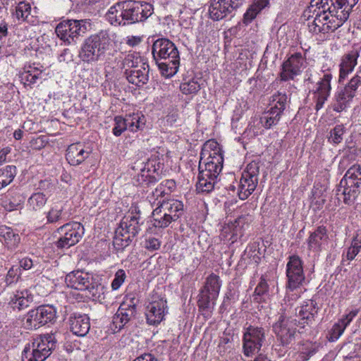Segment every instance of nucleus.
<instances>
[{
    "label": "nucleus",
    "instance_id": "f257e3e1",
    "mask_svg": "<svg viewBox=\"0 0 361 361\" xmlns=\"http://www.w3.org/2000/svg\"><path fill=\"white\" fill-rule=\"evenodd\" d=\"M358 0H312L305 9L302 18L308 23L309 31L313 34L333 32L348 19Z\"/></svg>",
    "mask_w": 361,
    "mask_h": 361
},
{
    "label": "nucleus",
    "instance_id": "f03ea898",
    "mask_svg": "<svg viewBox=\"0 0 361 361\" xmlns=\"http://www.w3.org/2000/svg\"><path fill=\"white\" fill-rule=\"evenodd\" d=\"M152 54L161 74L166 77L174 75L179 67V51L175 44L167 38H159L152 44Z\"/></svg>",
    "mask_w": 361,
    "mask_h": 361
},
{
    "label": "nucleus",
    "instance_id": "7ed1b4c3",
    "mask_svg": "<svg viewBox=\"0 0 361 361\" xmlns=\"http://www.w3.org/2000/svg\"><path fill=\"white\" fill-rule=\"evenodd\" d=\"M142 224L141 211L137 204H133L115 231L113 240L114 248L117 251H123L128 247L141 231Z\"/></svg>",
    "mask_w": 361,
    "mask_h": 361
},
{
    "label": "nucleus",
    "instance_id": "20e7f679",
    "mask_svg": "<svg viewBox=\"0 0 361 361\" xmlns=\"http://www.w3.org/2000/svg\"><path fill=\"white\" fill-rule=\"evenodd\" d=\"M106 30H101L86 38L79 51L80 59L85 63H92L102 61L106 53L112 49L114 39Z\"/></svg>",
    "mask_w": 361,
    "mask_h": 361
},
{
    "label": "nucleus",
    "instance_id": "39448f33",
    "mask_svg": "<svg viewBox=\"0 0 361 361\" xmlns=\"http://www.w3.org/2000/svg\"><path fill=\"white\" fill-rule=\"evenodd\" d=\"M62 338L63 334L57 330L32 338L22 352V361H44Z\"/></svg>",
    "mask_w": 361,
    "mask_h": 361
},
{
    "label": "nucleus",
    "instance_id": "423d86ee",
    "mask_svg": "<svg viewBox=\"0 0 361 361\" xmlns=\"http://www.w3.org/2000/svg\"><path fill=\"white\" fill-rule=\"evenodd\" d=\"M163 169V155L156 152L146 161L135 163L133 169L136 171V174L133 179L137 185L149 187L161 178Z\"/></svg>",
    "mask_w": 361,
    "mask_h": 361
},
{
    "label": "nucleus",
    "instance_id": "0eeeda50",
    "mask_svg": "<svg viewBox=\"0 0 361 361\" xmlns=\"http://www.w3.org/2000/svg\"><path fill=\"white\" fill-rule=\"evenodd\" d=\"M361 187V166L354 164L345 172L340 180L336 190V195L338 200L348 205L355 203L360 193Z\"/></svg>",
    "mask_w": 361,
    "mask_h": 361
},
{
    "label": "nucleus",
    "instance_id": "6e6552de",
    "mask_svg": "<svg viewBox=\"0 0 361 361\" xmlns=\"http://www.w3.org/2000/svg\"><path fill=\"white\" fill-rule=\"evenodd\" d=\"M221 284L219 276L212 273L206 278L204 286L200 288L197 296V306L204 317L209 318L212 316Z\"/></svg>",
    "mask_w": 361,
    "mask_h": 361
},
{
    "label": "nucleus",
    "instance_id": "1a4fd4ad",
    "mask_svg": "<svg viewBox=\"0 0 361 361\" xmlns=\"http://www.w3.org/2000/svg\"><path fill=\"white\" fill-rule=\"evenodd\" d=\"M296 326L298 322L288 312H279L278 319L273 324L272 329L277 340L283 346L289 345L295 338Z\"/></svg>",
    "mask_w": 361,
    "mask_h": 361
},
{
    "label": "nucleus",
    "instance_id": "9d476101",
    "mask_svg": "<svg viewBox=\"0 0 361 361\" xmlns=\"http://www.w3.org/2000/svg\"><path fill=\"white\" fill-rule=\"evenodd\" d=\"M56 319V310L53 305H41L30 310L24 316L23 326L27 330H36Z\"/></svg>",
    "mask_w": 361,
    "mask_h": 361
},
{
    "label": "nucleus",
    "instance_id": "9b49d317",
    "mask_svg": "<svg viewBox=\"0 0 361 361\" xmlns=\"http://www.w3.org/2000/svg\"><path fill=\"white\" fill-rule=\"evenodd\" d=\"M57 233L61 236L54 243L55 247L59 250H67L80 242L84 235L85 228L78 221H71L58 228Z\"/></svg>",
    "mask_w": 361,
    "mask_h": 361
},
{
    "label": "nucleus",
    "instance_id": "f8f14e48",
    "mask_svg": "<svg viewBox=\"0 0 361 361\" xmlns=\"http://www.w3.org/2000/svg\"><path fill=\"white\" fill-rule=\"evenodd\" d=\"M122 9L126 25L144 21L154 11L151 4L132 0L122 1Z\"/></svg>",
    "mask_w": 361,
    "mask_h": 361
},
{
    "label": "nucleus",
    "instance_id": "ddd939ff",
    "mask_svg": "<svg viewBox=\"0 0 361 361\" xmlns=\"http://www.w3.org/2000/svg\"><path fill=\"white\" fill-rule=\"evenodd\" d=\"M286 264V288L292 290H296L300 288L305 283V276L303 269V262L302 259L296 255H290Z\"/></svg>",
    "mask_w": 361,
    "mask_h": 361
},
{
    "label": "nucleus",
    "instance_id": "4468645a",
    "mask_svg": "<svg viewBox=\"0 0 361 361\" xmlns=\"http://www.w3.org/2000/svg\"><path fill=\"white\" fill-rule=\"evenodd\" d=\"M87 30L85 20H66L59 23L56 27L57 36L66 43L70 44L79 36Z\"/></svg>",
    "mask_w": 361,
    "mask_h": 361
},
{
    "label": "nucleus",
    "instance_id": "2eb2a0df",
    "mask_svg": "<svg viewBox=\"0 0 361 361\" xmlns=\"http://www.w3.org/2000/svg\"><path fill=\"white\" fill-rule=\"evenodd\" d=\"M265 341V330L262 327L250 326L243 333V350L247 357L257 353Z\"/></svg>",
    "mask_w": 361,
    "mask_h": 361
},
{
    "label": "nucleus",
    "instance_id": "dca6fc26",
    "mask_svg": "<svg viewBox=\"0 0 361 361\" xmlns=\"http://www.w3.org/2000/svg\"><path fill=\"white\" fill-rule=\"evenodd\" d=\"M307 61L305 54L301 52H295L285 60L279 74L281 81L293 80L300 75L306 67Z\"/></svg>",
    "mask_w": 361,
    "mask_h": 361
},
{
    "label": "nucleus",
    "instance_id": "f3484780",
    "mask_svg": "<svg viewBox=\"0 0 361 361\" xmlns=\"http://www.w3.org/2000/svg\"><path fill=\"white\" fill-rule=\"evenodd\" d=\"M259 166L256 163L249 164L243 172L238 188V195L245 200L255 191L258 183Z\"/></svg>",
    "mask_w": 361,
    "mask_h": 361
},
{
    "label": "nucleus",
    "instance_id": "a211bd4d",
    "mask_svg": "<svg viewBox=\"0 0 361 361\" xmlns=\"http://www.w3.org/2000/svg\"><path fill=\"white\" fill-rule=\"evenodd\" d=\"M332 78L333 75L330 71H323L319 80L314 85L311 90L315 102L314 109L317 111L323 108L324 104L330 96Z\"/></svg>",
    "mask_w": 361,
    "mask_h": 361
},
{
    "label": "nucleus",
    "instance_id": "6ab92c4d",
    "mask_svg": "<svg viewBox=\"0 0 361 361\" xmlns=\"http://www.w3.org/2000/svg\"><path fill=\"white\" fill-rule=\"evenodd\" d=\"M168 313L166 300L160 295H153L151 302L146 306L145 317L149 325H157Z\"/></svg>",
    "mask_w": 361,
    "mask_h": 361
},
{
    "label": "nucleus",
    "instance_id": "aec40b11",
    "mask_svg": "<svg viewBox=\"0 0 361 361\" xmlns=\"http://www.w3.org/2000/svg\"><path fill=\"white\" fill-rule=\"evenodd\" d=\"M137 307L133 302H123L112 317L111 330L114 334L121 331L135 318Z\"/></svg>",
    "mask_w": 361,
    "mask_h": 361
},
{
    "label": "nucleus",
    "instance_id": "412c9836",
    "mask_svg": "<svg viewBox=\"0 0 361 361\" xmlns=\"http://www.w3.org/2000/svg\"><path fill=\"white\" fill-rule=\"evenodd\" d=\"M92 279L89 273L77 270L68 274L65 282L70 288L78 290H88L92 296L96 297L98 286L95 289Z\"/></svg>",
    "mask_w": 361,
    "mask_h": 361
},
{
    "label": "nucleus",
    "instance_id": "4be33fe9",
    "mask_svg": "<svg viewBox=\"0 0 361 361\" xmlns=\"http://www.w3.org/2000/svg\"><path fill=\"white\" fill-rule=\"evenodd\" d=\"M243 4V0H211L209 6V18L219 21L231 14Z\"/></svg>",
    "mask_w": 361,
    "mask_h": 361
},
{
    "label": "nucleus",
    "instance_id": "5701e85b",
    "mask_svg": "<svg viewBox=\"0 0 361 361\" xmlns=\"http://www.w3.org/2000/svg\"><path fill=\"white\" fill-rule=\"evenodd\" d=\"M317 303L314 300H308L299 307L297 312H294L295 316L298 318V330L300 334L306 332V326L310 327L314 322L319 310Z\"/></svg>",
    "mask_w": 361,
    "mask_h": 361
},
{
    "label": "nucleus",
    "instance_id": "b1692460",
    "mask_svg": "<svg viewBox=\"0 0 361 361\" xmlns=\"http://www.w3.org/2000/svg\"><path fill=\"white\" fill-rule=\"evenodd\" d=\"M361 52V45L354 44L350 50L345 53L341 59L339 64L338 82L342 83L348 75L351 73L357 64V59Z\"/></svg>",
    "mask_w": 361,
    "mask_h": 361
},
{
    "label": "nucleus",
    "instance_id": "393cba45",
    "mask_svg": "<svg viewBox=\"0 0 361 361\" xmlns=\"http://www.w3.org/2000/svg\"><path fill=\"white\" fill-rule=\"evenodd\" d=\"M45 214L47 224H56L69 220L72 212L70 205L60 200L52 203Z\"/></svg>",
    "mask_w": 361,
    "mask_h": 361
},
{
    "label": "nucleus",
    "instance_id": "a878e982",
    "mask_svg": "<svg viewBox=\"0 0 361 361\" xmlns=\"http://www.w3.org/2000/svg\"><path fill=\"white\" fill-rule=\"evenodd\" d=\"M329 235L324 226H319L310 233L306 242L307 249L314 253L320 252L328 244Z\"/></svg>",
    "mask_w": 361,
    "mask_h": 361
},
{
    "label": "nucleus",
    "instance_id": "bb28decb",
    "mask_svg": "<svg viewBox=\"0 0 361 361\" xmlns=\"http://www.w3.org/2000/svg\"><path fill=\"white\" fill-rule=\"evenodd\" d=\"M90 152L82 143H73L68 146L66 159L71 165L78 166L90 157Z\"/></svg>",
    "mask_w": 361,
    "mask_h": 361
},
{
    "label": "nucleus",
    "instance_id": "cd10ccee",
    "mask_svg": "<svg viewBox=\"0 0 361 361\" xmlns=\"http://www.w3.org/2000/svg\"><path fill=\"white\" fill-rule=\"evenodd\" d=\"M355 97L343 87H338L331 102L332 109L338 113L345 111Z\"/></svg>",
    "mask_w": 361,
    "mask_h": 361
},
{
    "label": "nucleus",
    "instance_id": "c85d7f7f",
    "mask_svg": "<svg viewBox=\"0 0 361 361\" xmlns=\"http://www.w3.org/2000/svg\"><path fill=\"white\" fill-rule=\"evenodd\" d=\"M70 329L73 334L85 336L90 329V318L87 314H73L69 318Z\"/></svg>",
    "mask_w": 361,
    "mask_h": 361
},
{
    "label": "nucleus",
    "instance_id": "c756f323",
    "mask_svg": "<svg viewBox=\"0 0 361 361\" xmlns=\"http://www.w3.org/2000/svg\"><path fill=\"white\" fill-rule=\"evenodd\" d=\"M44 70V67L39 63H33L25 66L24 71L20 75L25 86H29L32 88L37 82V80L42 78V74Z\"/></svg>",
    "mask_w": 361,
    "mask_h": 361
},
{
    "label": "nucleus",
    "instance_id": "7c9ffc66",
    "mask_svg": "<svg viewBox=\"0 0 361 361\" xmlns=\"http://www.w3.org/2000/svg\"><path fill=\"white\" fill-rule=\"evenodd\" d=\"M25 197L18 190H10L1 199V206L8 212L22 208Z\"/></svg>",
    "mask_w": 361,
    "mask_h": 361
},
{
    "label": "nucleus",
    "instance_id": "2f4dec72",
    "mask_svg": "<svg viewBox=\"0 0 361 361\" xmlns=\"http://www.w3.org/2000/svg\"><path fill=\"white\" fill-rule=\"evenodd\" d=\"M157 204L173 222L177 221L183 215V204L180 201L176 200H163L162 202L159 201Z\"/></svg>",
    "mask_w": 361,
    "mask_h": 361
},
{
    "label": "nucleus",
    "instance_id": "473e14b6",
    "mask_svg": "<svg viewBox=\"0 0 361 361\" xmlns=\"http://www.w3.org/2000/svg\"><path fill=\"white\" fill-rule=\"evenodd\" d=\"M133 71H128L126 72V78L128 81L137 87L145 85L149 80V64L142 65V66L132 69Z\"/></svg>",
    "mask_w": 361,
    "mask_h": 361
},
{
    "label": "nucleus",
    "instance_id": "72a5a7b5",
    "mask_svg": "<svg viewBox=\"0 0 361 361\" xmlns=\"http://www.w3.org/2000/svg\"><path fill=\"white\" fill-rule=\"evenodd\" d=\"M33 300V296L30 292L25 289L17 290L10 298L9 305L13 310H21L29 307Z\"/></svg>",
    "mask_w": 361,
    "mask_h": 361
},
{
    "label": "nucleus",
    "instance_id": "f704fd0d",
    "mask_svg": "<svg viewBox=\"0 0 361 361\" xmlns=\"http://www.w3.org/2000/svg\"><path fill=\"white\" fill-rule=\"evenodd\" d=\"M148 64L140 54L135 51H130L126 54L121 63V68L124 70V74L132 69L138 68L142 65Z\"/></svg>",
    "mask_w": 361,
    "mask_h": 361
},
{
    "label": "nucleus",
    "instance_id": "c9c22d12",
    "mask_svg": "<svg viewBox=\"0 0 361 361\" xmlns=\"http://www.w3.org/2000/svg\"><path fill=\"white\" fill-rule=\"evenodd\" d=\"M106 19L113 25H126L122 2L111 6L106 13Z\"/></svg>",
    "mask_w": 361,
    "mask_h": 361
},
{
    "label": "nucleus",
    "instance_id": "e433bc0d",
    "mask_svg": "<svg viewBox=\"0 0 361 361\" xmlns=\"http://www.w3.org/2000/svg\"><path fill=\"white\" fill-rule=\"evenodd\" d=\"M217 179L218 176L208 174V178H207L204 173H199L198 181L196 185L197 192L207 193L212 192L218 183Z\"/></svg>",
    "mask_w": 361,
    "mask_h": 361
},
{
    "label": "nucleus",
    "instance_id": "4c0bfd02",
    "mask_svg": "<svg viewBox=\"0 0 361 361\" xmlns=\"http://www.w3.org/2000/svg\"><path fill=\"white\" fill-rule=\"evenodd\" d=\"M176 188V183L173 179H166L161 181L155 190L152 192V195L156 200L159 197L169 196Z\"/></svg>",
    "mask_w": 361,
    "mask_h": 361
},
{
    "label": "nucleus",
    "instance_id": "58836bf2",
    "mask_svg": "<svg viewBox=\"0 0 361 361\" xmlns=\"http://www.w3.org/2000/svg\"><path fill=\"white\" fill-rule=\"evenodd\" d=\"M151 221L152 226L159 229L167 228L173 222L159 206L153 210Z\"/></svg>",
    "mask_w": 361,
    "mask_h": 361
},
{
    "label": "nucleus",
    "instance_id": "ea45409f",
    "mask_svg": "<svg viewBox=\"0 0 361 361\" xmlns=\"http://www.w3.org/2000/svg\"><path fill=\"white\" fill-rule=\"evenodd\" d=\"M319 345L309 341L299 343L298 354L301 361H307L319 350Z\"/></svg>",
    "mask_w": 361,
    "mask_h": 361
},
{
    "label": "nucleus",
    "instance_id": "a19ab883",
    "mask_svg": "<svg viewBox=\"0 0 361 361\" xmlns=\"http://www.w3.org/2000/svg\"><path fill=\"white\" fill-rule=\"evenodd\" d=\"M288 98L285 92H276L271 96L270 109L283 114L288 104Z\"/></svg>",
    "mask_w": 361,
    "mask_h": 361
},
{
    "label": "nucleus",
    "instance_id": "79ce46f5",
    "mask_svg": "<svg viewBox=\"0 0 361 361\" xmlns=\"http://www.w3.org/2000/svg\"><path fill=\"white\" fill-rule=\"evenodd\" d=\"M300 297V292L298 290L290 291V290L286 288V295L283 299L284 302L281 304V308L279 312H288L289 314H293V306Z\"/></svg>",
    "mask_w": 361,
    "mask_h": 361
},
{
    "label": "nucleus",
    "instance_id": "37998d69",
    "mask_svg": "<svg viewBox=\"0 0 361 361\" xmlns=\"http://www.w3.org/2000/svg\"><path fill=\"white\" fill-rule=\"evenodd\" d=\"M281 116L275 110L269 109L263 113L260 117L259 122L264 128L270 129L279 123Z\"/></svg>",
    "mask_w": 361,
    "mask_h": 361
},
{
    "label": "nucleus",
    "instance_id": "c03bdc74",
    "mask_svg": "<svg viewBox=\"0 0 361 361\" xmlns=\"http://www.w3.org/2000/svg\"><path fill=\"white\" fill-rule=\"evenodd\" d=\"M0 235L4 238L8 247L10 248L16 247L20 241L19 234L6 226H0Z\"/></svg>",
    "mask_w": 361,
    "mask_h": 361
},
{
    "label": "nucleus",
    "instance_id": "a18cd8bd",
    "mask_svg": "<svg viewBox=\"0 0 361 361\" xmlns=\"http://www.w3.org/2000/svg\"><path fill=\"white\" fill-rule=\"evenodd\" d=\"M203 155H205L204 152L201 153V158L199 163L200 173H204V176H207V178H208V174L209 176L213 175L219 176V173L223 168L222 165L216 164V166L214 162L209 163L207 161H204Z\"/></svg>",
    "mask_w": 361,
    "mask_h": 361
},
{
    "label": "nucleus",
    "instance_id": "49530a36",
    "mask_svg": "<svg viewBox=\"0 0 361 361\" xmlns=\"http://www.w3.org/2000/svg\"><path fill=\"white\" fill-rule=\"evenodd\" d=\"M128 130L131 132H137L141 130L145 125V118L140 113H133L126 116Z\"/></svg>",
    "mask_w": 361,
    "mask_h": 361
},
{
    "label": "nucleus",
    "instance_id": "de8ad7c7",
    "mask_svg": "<svg viewBox=\"0 0 361 361\" xmlns=\"http://www.w3.org/2000/svg\"><path fill=\"white\" fill-rule=\"evenodd\" d=\"M252 216L247 214L238 216L231 225H228L229 229H232V235H242L241 230L245 228V226H248L252 221Z\"/></svg>",
    "mask_w": 361,
    "mask_h": 361
},
{
    "label": "nucleus",
    "instance_id": "09e8293b",
    "mask_svg": "<svg viewBox=\"0 0 361 361\" xmlns=\"http://www.w3.org/2000/svg\"><path fill=\"white\" fill-rule=\"evenodd\" d=\"M47 202V195L41 192L33 193L27 200V206L32 211H39Z\"/></svg>",
    "mask_w": 361,
    "mask_h": 361
},
{
    "label": "nucleus",
    "instance_id": "8fccbe9b",
    "mask_svg": "<svg viewBox=\"0 0 361 361\" xmlns=\"http://www.w3.org/2000/svg\"><path fill=\"white\" fill-rule=\"evenodd\" d=\"M16 175V167L8 165L0 169V189L9 185Z\"/></svg>",
    "mask_w": 361,
    "mask_h": 361
},
{
    "label": "nucleus",
    "instance_id": "3c124183",
    "mask_svg": "<svg viewBox=\"0 0 361 361\" xmlns=\"http://www.w3.org/2000/svg\"><path fill=\"white\" fill-rule=\"evenodd\" d=\"M345 133V128L343 124L336 125L330 130L328 141L333 145H338L343 141Z\"/></svg>",
    "mask_w": 361,
    "mask_h": 361
},
{
    "label": "nucleus",
    "instance_id": "603ef678",
    "mask_svg": "<svg viewBox=\"0 0 361 361\" xmlns=\"http://www.w3.org/2000/svg\"><path fill=\"white\" fill-rule=\"evenodd\" d=\"M361 86V71H357L347 84L343 87L355 97L357 89Z\"/></svg>",
    "mask_w": 361,
    "mask_h": 361
},
{
    "label": "nucleus",
    "instance_id": "864d4df0",
    "mask_svg": "<svg viewBox=\"0 0 361 361\" xmlns=\"http://www.w3.org/2000/svg\"><path fill=\"white\" fill-rule=\"evenodd\" d=\"M180 89L185 94H196L200 89V85L195 79H191L187 82H182Z\"/></svg>",
    "mask_w": 361,
    "mask_h": 361
},
{
    "label": "nucleus",
    "instance_id": "5fc2aeb1",
    "mask_svg": "<svg viewBox=\"0 0 361 361\" xmlns=\"http://www.w3.org/2000/svg\"><path fill=\"white\" fill-rule=\"evenodd\" d=\"M30 4L25 1H20L16 7L15 15L18 20L24 21L30 16Z\"/></svg>",
    "mask_w": 361,
    "mask_h": 361
},
{
    "label": "nucleus",
    "instance_id": "6e6d98bb",
    "mask_svg": "<svg viewBox=\"0 0 361 361\" xmlns=\"http://www.w3.org/2000/svg\"><path fill=\"white\" fill-rule=\"evenodd\" d=\"M128 130L126 117L116 116L114 118V126L112 132L115 136H120L125 130Z\"/></svg>",
    "mask_w": 361,
    "mask_h": 361
},
{
    "label": "nucleus",
    "instance_id": "4d7b16f0",
    "mask_svg": "<svg viewBox=\"0 0 361 361\" xmlns=\"http://www.w3.org/2000/svg\"><path fill=\"white\" fill-rule=\"evenodd\" d=\"M344 331L345 330L339 324L334 323L332 327L329 330L326 338L329 342H335L341 336Z\"/></svg>",
    "mask_w": 361,
    "mask_h": 361
},
{
    "label": "nucleus",
    "instance_id": "13d9d810",
    "mask_svg": "<svg viewBox=\"0 0 361 361\" xmlns=\"http://www.w3.org/2000/svg\"><path fill=\"white\" fill-rule=\"evenodd\" d=\"M260 13L261 11L256 7V6L252 4L243 15V23L246 25L251 23Z\"/></svg>",
    "mask_w": 361,
    "mask_h": 361
},
{
    "label": "nucleus",
    "instance_id": "bf43d9fd",
    "mask_svg": "<svg viewBox=\"0 0 361 361\" xmlns=\"http://www.w3.org/2000/svg\"><path fill=\"white\" fill-rule=\"evenodd\" d=\"M126 279V271L123 269H118L111 283V287L113 290H117L123 285Z\"/></svg>",
    "mask_w": 361,
    "mask_h": 361
},
{
    "label": "nucleus",
    "instance_id": "052dcab7",
    "mask_svg": "<svg viewBox=\"0 0 361 361\" xmlns=\"http://www.w3.org/2000/svg\"><path fill=\"white\" fill-rule=\"evenodd\" d=\"M269 291V284L267 282V276L262 275L260 277V280L255 288V295L257 296H264L268 293Z\"/></svg>",
    "mask_w": 361,
    "mask_h": 361
},
{
    "label": "nucleus",
    "instance_id": "680f3d73",
    "mask_svg": "<svg viewBox=\"0 0 361 361\" xmlns=\"http://www.w3.org/2000/svg\"><path fill=\"white\" fill-rule=\"evenodd\" d=\"M19 277L18 269H15L13 267H11L6 274L5 281L7 286H11L16 283L18 281Z\"/></svg>",
    "mask_w": 361,
    "mask_h": 361
},
{
    "label": "nucleus",
    "instance_id": "e2e57ef3",
    "mask_svg": "<svg viewBox=\"0 0 361 361\" xmlns=\"http://www.w3.org/2000/svg\"><path fill=\"white\" fill-rule=\"evenodd\" d=\"M161 241L156 238L150 237L145 241V247L149 251H155L160 248Z\"/></svg>",
    "mask_w": 361,
    "mask_h": 361
},
{
    "label": "nucleus",
    "instance_id": "0e129e2a",
    "mask_svg": "<svg viewBox=\"0 0 361 361\" xmlns=\"http://www.w3.org/2000/svg\"><path fill=\"white\" fill-rule=\"evenodd\" d=\"M207 162H214V164L222 165L224 162V158L221 153L217 151H213L209 152L208 157L205 160Z\"/></svg>",
    "mask_w": 361,
    "mask_h": 361
},
{
    "label": "nucleus",
    "instance_id": "69168bd1",
    "mask_svg": "<svg viewBox=\"0 0 361 361\" xmlns=\"http://www.w3.org/2000/svg\"><path fill=\"white\" fill-rule=\"evenodd\" d=\"M179 119V115L177 110L169 112L165 117V123L167 126H174Z\"/></svg>",
    "mask_w": 361,
    "mask_h": 361
},
{
    "label": "nucleus",
    "instance_id": "338daca9",
    "mask_svg": "<svg viewBox=\"0 0 361 361\" xmlns=\"http://www.w3.org/2000/svg\"><path fill=\"white\" fill-rule=\"evenodd\" d=\"M20 267L24 270H29L33 267V261L28 257H24L20 261Z\"/></svg>",
    "mask_w": 361,
    "mask_h": 361
},
{
    "label": "nucleus",
    "instance_id": "774afa93",
    "mask_svg": "<svg viewBox=\"0 0 361 361\" xmlns=\"http://www.w3.org/2000/svg\"><path fill=\"white\" fill-rule=\"evenodd\" d=\"M133 361H157V359L151 353H143Z\"/></svg>",
    "mask_w": 361,
    "mask_h": 361
}]
</instances>
